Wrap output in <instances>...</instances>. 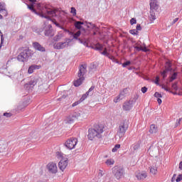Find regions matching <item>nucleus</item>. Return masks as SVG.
<instances>
[{
  "mask_svg": "<svg viewBox=\"0 0 182 182\" xmlns=\"http://www.w3.org/2000/svg\"><path fill=\"white\" fill-rule=\"evenodd\" d=\"M37 8L41 11V13L39 14L41 18H46V19H48V21H52L50 18L56 16V10L48 9L46 4L38 3Z\"/></svg>",
  "mask_w": 182,
  "mask_h": 182,
  "instance_id": "nucleus-1",
  "label": "nucleus"
},
{
  "mask_svg": "<svg viewBox=\"0 0 182 182\" xmlns=\"http://www.w3.org/2000/svg\"><path fill=\"white\" fill-rule=\"evenodd\" d=\"M103 126L97 125L94 129H89L88 139L89 140H93L95 137L100 139L102 137V133H103Z\"/></svg>",
  "mask_w": 182,
  "mask_h": 182,
  "instance_id": "nucleus-2",
  "label": "nucleus"
},
{
  "mask_svg": "<svg viewBox=\"0 0 182 182\" xmlns=\"http://www.w3.org/2000/svg\"><path fill=\"white\" fill-rule=\"evenodd\" d=\"M57 156L61 159L58 163V167L61 171H65L68 167V165L69 164V159L65 157V154H63L62 152H57Z\"/></svg>",
  "mask_w": 182,
  "mask_h": 182,
  "instance_id": "nucleus-3",
  "label": "nucleus"
},
{
  "mask_svg": "<svg viewBox=\"0 0 182 182\" xmlns=\"http://www.w3.org/2000/svg\"><path fill=\"white\" fill-rule=\"evenodd\" d=\"M127 129H129V124H127V122H126L125 121L120 122L117 132V134L118 137H119V139H122V137H124V135L127 132Z\"/></svg>",
  "mask_w": 182,
  "mask_h": 182,
  "instance_id": "nucleus-4",
  "label": "nucleus"
},
{
  "mask_svg": "<svg viewBox=\"0 0 182 182\" xmlns=\"http://www.w3.org/2000/svg\"><path fill=\"white\" fill-rule=\"evenodd\" d=\"M112 174L117 180H120L124 174V168L122 166H115L112 168Z\"/></svg>",
  "mask_w": 182,
  "mask_h": 182,
  "instance_id": "nucleus-5",
  "label": "nucleus"
},
{
  "mask_svg": "<svg viewBox=\"0 0 182 182\" xmlns=\"http://www.w3.org/2000/svg\"><path fill=\"white\" fill-rule=\"evenodd\" d=\"M79 117H80V114L75 112L65 117L64 122L65 124H72V123H74L76 119H79Z\"/></svg>",
  "mask_w": 182,
  "mask_h": 182,
  "instance_id": "nucleus-6",
  "label": "nucleus"
},
{
  "mask_svg": "<svg viewBox=\"0 0 182 182\" xmlns=\"http://www.w3.org/2000/svg\"><path fill=\"white\" fill-rule=\"evenodd\" d=\"M77 144V139L76 138H70L67 139V141L65 142L64 146L68 150H73L76 147V145Z\"/></svg>",
  "mask_w": 182,
  "mask_h": 182,
  "instance_id": "nucleus-7",
  "label": "nucleus"
},
{
  "mask_svg": "<svg viewBox=\"0 0 182 182\" xmlns=\"http://www.w3.org/2000/svg\"><path fill=\"white\" fill-rule=\"evenodd\" d=\"M47 170L50 174H56L58 173V165L55 162H49L47 164Z\"/></svg>",
  "mask_w": 182,
  "mask_h": 182,
  "instance_id": "nucleus-8",
  "label": "nucleus"
},
{
  "mask_svg": "<svg viewBox=\"0 0 182 182\" xmlns=\"http://www.w3.org/2000/svg\"><path fill=\"white\" fill-rule=\"evenodd\" d=\"M87 73V66L86 65H81L79 67L77 77H85V75Z\"/></svg>",
  "mask_w": 182,
  "mask_h": 182,
  "instance_id": "nucleus-9",
  "label": "nucleus"
},
{
  "mask_svg": "<svg viewBox=\"0 0 182 182\" xmlns=\"http://www.w3.org/2000/svg\"><path fill=\"white\" fill-rule=\"evenodd\" d=\"M171 70V63L166 62L165 65V70L163 72H161V76L163 79H166L167 77V73Z\"/></svg>",
  "mask_w": 182,
  "mask_h": 182,
  "instance_id": "nucleus-10",
  "label": "nucleus"
},
{
  "mask_svg": "<svg viewBox=\"0 0 182 182\" xmlns=\"http://www.w3.org/2000/svg\"><path fill=\"white\" fill-rule=\"evenodd\" d=\"M148 176L147 172L144 171H138L136 173V177L139 181H143L146 180V177Z\"/></svg>",
  "mask_w": 182,
  "mask_h": 182,
  "instance_id": "nucleus-11",
  "label": "nucleus"
},
{
  "mask_svg": "<svg viewBox=\"0 0 182 182\" xmlns=\"http://www.w3.org/2000/svg\"><path fill=\"white\" fill-rule=\"evenodd\" d=\"M28 58H29V55H28L26 50H24L17 56V60L18 62H26Z\"/></svg>",
  "mask_w": 182,
  "mask_h": 182,
  "instance_id": "nucleus-12",
  "label": "nucleus"
},
{
  "mask_svg": "<svg viewBox=\"0 0 182 182\" xmlns=\"http://www.w3.org/2000/svg\"><path fill=\"white\" fill-rule=\"evenodd\" d=\"M44 33L46 36H50V37L54 36L55 33H53V30H52L51 25H48L46 27Z\"/></svg>",
  "mask_w": 182,
  "mask_h": 182,
  "instance_id": "nucleus-13",
  "label": "nucleus"
},
{
  "mask_svg": "<svg viewBox=\"0 0 182 182\" xmlns=\"http://www.w3.org/2000/svg\"><path fill=\"white\" fill-rule=\"evenodd\" d=\"M123 110L126 112H129V110H132L133 108V101L126 102L124 103L122 106Z\"/></svg>",
  "mask_w": 182,
  "mask_h": 182,
  "instance_id": "nucleus-14",
  "label": "nucleus"
},
{
  "mask_svg": "<svg viewBox=\"0 0 182 182\" xmlns=\"http://www.w3.org/2000/svg\"><path fill=\"white\" fill-rule=\"evenodd\" d=\"M33 48H34L36 50H38L39 52H45L46 50L45 49V47L42 46L38 42L33 43Z\"/></svg>",
  "mask_w": 182,
  "mask_h": 182,
  "instance_id": "nucleus-15",
  "label": "nucleus"
},
{
  "mask_svg": "<svg viewBox=\"0 0 182 182\" xmlns=\"http://www.w3.org/2000/svg\"><path fill=\"white\" fill-rule=\"evenodd\" d=\"M149 5L151 11H153V9L154 11H157V9H159V4H157V0H151Z\"/></svg>",
  "mask_w": 182,
  "mask_h": 182,
  "instance_id": "nucleus-16",
  "label": "nucleus"
},
{
  "mask_svg": "<svg viewBox=\"0 0 182 182\" xmlns=\"http://www.w3.org/2000/svg\"><path fill=\"white\" fill-rule=\"evenodd\" d=\"M66 45H68V43L66 42L64 43H55L54 44V49H65V48H66Z\"/></svg>",
  "mask_w": 182,
  "mask_h": 182,
  "instance_id": "nucleus-17",
  "label": "nucleus"
},
{
  "mask_svg": "<svg viewBox=\"0 0 182 182\" xmlns=\"http://www.w3.org/2000/svg\"><path fill=\"white\" fill-rule=\"evenodd\" d=\"M78 78L74 81V86L75 87H79L82 83H83V81L85 80V77H77Z\"/></svg>",
  "mask_w": 182,
  "mask_h": 182,
  "instance_id": "nucleus-18",
  "label": "nucleus"
},
{
  "mask_svg": "<svg viewBox=\"0 0 182 182\" xmlns=\"http://www.w3.org/2000/svg\"><path fill=\"white\" fill-rule=\"evenodd\" d=\"M157 132H159V127H157L156 124H151L149 128V133H151V134H156Z\"/></svg>",
  "mask_w": 182,
  "mask_h": 182,
  "instance_id": "nucleus-19",
  "label": "nucleus"
},
{
  "mask_svg": "<svg viewBox=\"0 0 182 182\" xmlns=\"http://www.w3.org/2000/svg\"><path fill=\"white\" fill-rule=\"evenodd\" d=\"M41 82H42L41 78H33L29 82V85L35 86V85H41Z\"/></svg>",
  "mask_w": 182,
  "mask_h": 182,
  "instance_id": "nucleus-20",
  "label": "nucleus"
},
{
  "mask_svg": "<svg viewBox=\"0 0 182 182\" xmlns=\"http://www.w3.org/2000/svg\"><path fill=\"white\" fill-rule=\"evenodd\" d=\"M41 69V65H33L29 67L28 73L31 75L33 73L34 70Z\"/></svg>",
  "mask_w": 182,
  "mask_h": 182,
  "instance_id": "nucleus-21",
  "label": "nucleus"
},
{
  "mask_svg": "<svg viewBox=\"0 0 182 182\" xmlns=\"http://www.w3.org/2000/svg\"><path fill=\"white\" fill-rule=\"evenodd\" d=\"M134 49H136L137 52H140V50H142V52H147L149 51V49L146 47H143L141 46H139V43H136V46H134Z\"/></svg>",
  "mask_w": 182,
  "mask_h": 182,
  "instance_id": "nucleus-22",
  "label": "nucleus"
},
{
  "mask_svg": "<svg viewBox=\"0 0 182 182\" xmlns=\"http://www.w3.org/2000/svg\"><path fill=\"white\" fill-rule=\"evenodd\" d=\"M105 164L107 167H112V166H114V159H108L105 161Z\"/></svg>",
  "mask_w": 182,
  "mask_h": 182,
  "instance_id": "nucleus-23",
  "label": "nucleus"
},
{
  "mask_svg": "<svg viewBox=\"0 0 182 182\" xmlns=\"http://www.w3.org/2000/svg\"><path fill=\"white\" fill-rule=\"evenodd\" d=\"M149 173L151 174H153V176H156V174H157V166H150L149 167Z\"/></svg>",
  "mask_w": 182,
  "mask_h": 182,
  "instance_id": "nucleus-24",
  "label": "nucleus"
},
{
  "mask_svg": "<svg viewBox=\"0 0 182 182\" xmlns=\"http://www.w3.org/2000/svg\"><path fill=\"white\" fill-rule=\"evenodd\" d=\"M149 18H150V21L151 22L156 21V13L153 10L150 11V16H149Z\"/></svg>",
  "mask_w": 182,
  "mask_h": 182,
  "instance_id": "nucleus-25",
  "label": "nucleus"
},
{
  "mask_svg": "<svg viewBox=\"0 0 182 182\" xmlns=\"http://www.w3.org/2000/svg\"><path fill=\"white\" fill-rule=\"evenodd\" d=\"M132 150H134V151H137V150L140 149V144L139 143L134 144H132Z\"/></svg>",
  "mask_w": 182,
  "mask_h": 182,
  "instance_id": "nucleus-26",
  "label": "nucleus"
},
{
  "mask_svg": "<svg viewBox=\"0 0 182 182\" xmlns=\"http://www.w3.org/2000/svg\"><path fill=\"white\" fill-rule=\"evenodd\" d=\"M94 49L95 50H102V49H103V46L98 43L95 45Z\"/></svg>",
  "mask_w": 182,
  "mask_h": 182,
  "instance_id": "nucleus-27",
  "label": "nucleus"
},
{
  "mask_svg": "<svg viewBox=\"0 0 182 182\" xmlns=\"http://www.w3.org/2000/svg\"><path fill=\"white\" fill-rule=\"evenodd\" d=\"M82 25H83V22L82 21H77L75 23V26L77 29H80V28H82Z\"/></svg>",
  "mask_w": 182,
  "mask_h": 182,
  "instance_id": "nucleus-28",
  "label": "nucleus"
},
{
  "mask_svg": "<svg viewBox=\"0 0 182 182\" xmlns=\"http://www.w3.org/2000/svg\"><path fill=\"white\" fill-rule=\"evenodd\" d=\"M31 136L32 139H38L39 134L36 132H34L31 134Z\"/></svg>",
  "mask_w": 182,
  "mask_h": 182,
  "instance_id": "nucleus-29",
  "label": "nucleus"
},
{
  "mask_svg": "<svg viewBox=\"0 0 182 182\" xmlns=\"http://www.w3.org/2000/svg\"><path fill=\"white\" fill-rule=\"evenodd\" d=\"M0 14H1L3 16H8V10H6V9H4V10H1Z\"/></svg>",
  "mask_w": 182,
  "mask_h": 182,
  "instance_id": "nucleus-30",
  "label": "nucleus"
},
{
  "mask_svg": "<svg viewBox=\"0 0 182 182\" xmlns=\"http://www.w3.org/2000/svg\"><path fill=\"white\" fill-rule=\"evenodd\" d=\"M176 79H177V73H174L171 75V78H170V80H169V82H173V80H176Z\"/></svg>",
  "mask_w": 182,
  "mask_h": 182,
  "instance_id": "nucleus-31",
  "label": "nucleus"
},
{
  "mask_svg": "<svg viewBox=\"0 0 182 182\" xmlns=\"http://www.w3.org/2000/svg\"><path fill=\"white\" fill-rule=\"evenodd\" d=\"M28 9H30L31 11L33 12L34 14H38L36 12V10H35V9L33 8V4L28 5Z\"/></svg>",
  "mask_w": 182,
  "mask_h": 182,
  "instance_id": "nucleus-32",
  "label": "nucleus"
},
{
  "mask_svg": "<svg viewBox=\"0 0 182 182\" xmlns=\"http://www.w3.org/2000/svg\"><path fill=\"white\" fill-rule=\"evenodd\" d=\"M4 9H6V4L4 2H0V11H3Z\"/></svg>",
  "mask_w": 182,
  "mask_h": 182,
  "instance_id": "nucleus-33",
  "label": "nucleus"
},
{
  "mask_svg": "<svg viewBox=\"0 0 182 182\" xmlns=\"http://www.w3.org/2000/svg\"><path fill=\"white\" fill-rule=\"evenodd\" d=\"M118 96H119L120 100H123V99H124V97H126V93H124V91H123Z\"/></svg>",
  "mask_w": 182,
  "mask_h": 182,
  "instance_id": "nucleus-34",
  "label": "nucleus"
},
{
  "mask_svg": "<svg viewBox=\"0 0 182 182\" xmlns=\"http://www.w3.org/2000/svg\"><path fill=\"white\" fill-rule=\"evenodd\" d=\"M120 149V144H116L114 148L112 149V153H116L117 151V149Z\"/></svg>",
  "mask_w": 182,
  "mask_h": 182,
  "instance_id": "nucleus-35",
  "label": "nucleus"
},
{
  "mask_svg": "<svg viewBox=\"0 0 182 182\" xmlns=\"http://www.w3.org/2000/svg\"><path fill=\"white\" fill-rule=\"evenodd\" d=\"M87 96H89V92H87L85 94H84L82 97L80 98L81 102H83L85 99L87 98Z\"/></svg>",
  "mask_w": 182,
  "mask_h": 182,
  "instance_id": "nucleus-36",
  "label": "nucleus"
},
{
  "mask_svg": "<svg viewBox=\"0 0 182 182\" xmlns=\"http://www.w3.org/2000/svg\"><path fill=\"white\" fill-rule=\"evenodd\" d=\"M129 33H131V35H139V31H137L136 29H133L129 31Z\"/></svg>",
  "mask_w": 182,
  "mask_h": 182,
  "instance_id": "nucleus-37",
  "label": "nucleus"
},
{
  "mask_svg": "<svg viewBox=\"0 0 182 182\" xmlns=\"http://www.w3.org/2000/svg\"><path fill=\"white\" fill-rule=\"evenodd\" d=\"M73 36L75 39H77L80 36V31H77Z\"/></svg>",
  "mask_w": 182,
  "mask_h": 182,
  "instance_id": "nucleus-38",
  "label": "nucleus"
},
{
  "mask_svg": "<svg viewBox=\"0 0 182 182\" xmlns=\"http://www.w3.org/2000/svg\"><path fill=\"white\" fill-rule=\"evenodd\" d=\"M70 14H73V16H76V9L75 7L71 8Z\"/></svg>",
  "mask_w": 182,
  "mask_h": 182,
  "instance_id": "nucleus-39",
  "label": "nucleus"
},
{
  "mask_svg": "<svg viewBox=\"0 0 182 182\" xmlns=\"http://www.w3.org/2000/svg\"><path fill=\"white\" fill-rule=\"evenodd\" d=\"M154 97H157L158 99H160L161 97H163V95H161V94H160L159 92H155Z\"/></svg>",
  "mask_w": 182,
  "mask_h": 182,
  "instance_id": "nucleus-40",
  "label": "nucleus"
},
{
  "mask_svg": "<svg viewBox=\"0 0 182 182\" xmlns=\"http://www.w3.org/2000/svg\"><path fill=\"white\" fill-rule=\"evenodd\" d=\"M182 181V174H179L177 177V178L176 179V182H180Z\"/></svg>",
  "mask_w": 182,
  "mask_h": 182,
  "instance_id": "nucleus-41",
  "label": "nucleus"
},
{
  "mask_svg": "<svg viewBox=\"0 0 182 182\" xmlns=\"http://www.w3.org/2000/svg\"><path fill=\"white\" fill-rule=\"evenodd\" d=\"M120 100H120V97L119 96H117V97H115L114 99V103H119V102H120Z\"/></svg>",
  "mask_w": 182,
  "mask_h": 182,
  "instance_id": "nucleus-42",
  "label": "nucleus"
},
{
  "mask_svg": "<svg viewBox=\"0 0 182 182\" xmlns=\"http://www.w3.org/2000/svg\"><path fill=\"white\" fill-rule=\"evenodd\" d=\"M172 87L174 90H177L178 87H177V82H175L172 85Z\"/></svg>",
  "mask_w": 182,
  "mask_h": 182,
  "instance_id": "nucleus-43",
  "label": "nucleus"
},
{
  "mask_svg": "<svg viewBox=\"0 0 182 182\" xmlns=\"http://www.w3.org/2000/svg\"><path fill=\"white\" fill-rule=\"evenodd\" d=\"M130 65V61H127L122 64L123 68H126V66H129Z\"/></svg>",
  "mask_w": 182,
  "mask_h": 182,
  "instance_id": "nucleus-44",
  "label": "nucleus"
},
{
  "mask_svg": "<svg viewBox=\"0 0 182 182\" xmlns=\"http://www.w3.org/2000/svg\"><path fill=\"white\" fill-rule=\"evenodd\" d=\"M4 116H5V117H11L12 116V114L9 112H6V113H4Z\"/></svg>",
  "mask_w": 182,
  "mask_h": 182,
  "instance_id": "nucleus-45",
  "label": "nucleus"
},
{
  "mask_svg": "<svg viewBox=\"0 0 182 182\" xmlns=\"http://www.w3.org/2000/svg\"><path fill=\"white\" fill-rule=\"evenodd\" d=\"M161 87L162 89H164V90H166V92H168V88L167 87V86L162 85H161Z\"/></svg>",
  "mask_w": 182,
  "mask_h": 182,
  "instance_id": "nucleus-46",
  "label": "nucleus"
},
{
  "mask_svg": "<svg viewBox=\"0 0 182 182\" xmlns=\"http://www.w3.org/2000/svg\"><path fill=\"white\" fill-rule=\"evenodd\" d=\"M130 23L131 25H134V23H136V21L135 20V18H132L130 20Z\"/></svg>",
  "mask_w": 182,
  "mask_h": 182,
  "instance_id": "nucleus-47",
  "label": "nucleus"
},
{
  "mask_svg": "<svg viewBox=\"0 0 182 182\" xmlns=\"http://www.w3.org/2000/svg\"><path fill=\"white\" fill-rule=\"evenodd\" d=\"M141 90L142 93H146V92H147V87H144L141 88Z\"/></svg>",
  "mask_w": 182,
  "mask_h": 182,
  "instance_id": "nucleus-48",
  "label": "nucleus"
},
{
  "mask_svg": "<svg viewBox=\"0 0 182 182\" xmlns=\"http://www.w3.org/2000/svg\"><path fill=\"white\" fill-rule=\"evenodd\" d=\"M136 30L137 31H141V26H140V24L136 25Z\"/></svg>",
  "mask_w": 182,
  "mask_h": 182,
  "instance_id": "nucleus-49",
  "label": "nucleus"
},
{
  "mask_svg": "<svg viewBox=\"0 0 182 182\" xmlns=\"http://www.w3.org/2000/svg\"><path fill=\"white\" fill-rule=\"evenodd\" d=\"M159 76H156V79H155V83H156V85H159Z\"/></svg>",
  "mask_w": 182,
  "mask_h": 182,
  "instance_id": "nucleus-50",
  "label": "nucleus"
},
{
  "mask_svg": "<svg viewBox=\"0 0 182 182\" xmlns=\"http://www.w3.org/2000/svg\"><path fill=\"white\" fill-rule=\"evenodd\" d=\"M99 177H103V171L100 170V172L98 173Z\"/></svg>",
  "mask_w": 182,
  "mask_h": 182,
  "instance_id": "nucleus-51",
  "label": "nucleus"
},
{
  "mask_svg": "<svg viewBox=\"0 0 182 182\" xmlns=\"http://www.w3.org/2000/svg\"><path fill=\"white\" fill-rule=\"evenodd\" d=\"M92 90H95V86H92L87 92L90 93V92H92Z\"/></svg>",
  "mask_w": 182,
  "mask_h": 182,
  "instance_id": "nucleus-52",
  "label": "nucleus"
},
{
  "mask_svg": "<svg viewBox=\"0 0 182 182\" xmlns=\"http://www.w3.org/2000/svg\"><path fill=\"white\" fill-rule=\"evenodd\" d=\"M178 21V18H176L175 19H173L172 21V25H174V23H176Z\"/></svg>",
  "mask_w": 182,
  "mask_h": 182,
  "instance_id": "nucleus-53",
  "label": "nucleus"
},
{
  "mask_svg": "<svg viewBox=\"0 0 182 182\" xmlns=\"http://www.w3.org/2000/svg\"><path fill=\"white\" fill-rule=\"evenodd\" d=\"M109 58H110L111 60H112L113 62H117V60L116 58H114V57H113V56H111Z\"/></svg>",
  "mask_w": 182,
  "mask_h": 182,
  "instance_id": "nucleus-54",
  "label": "nucleus"
},
{
  "mask_svg": "<svg viewBox=\"0 0 182 182\" xmlns=\"http://www.w3.org/2000/svg\"><path fill=\"white\" fill-rule=\"evenodd\" d=\"M176 177H177L176 174H173L172 178H171V181H174V180H176Z\"/></svg>",
  "mask_w": 182,
  "mask_h": 182,
  "instance_id": "nucleus-55",
  "label": "nucleus"
},
{
  "mask_svg": "<svg viewBox=\"0 0 182 182\" xmlns=\"http://www.w3.org/2000/svg\"><path fill=\"white\" fill-rule=\"evenodd\" d=\"M178 168L179 170H182V161L179 163Z\"/></svg>",
  "mask_w": 182,
  "mask_h": 182,
  "instance_id": "nucleus-56",
  "label": "nucleus"
},
{
  "mask_svg": "<svg viewBox=\"0 0 182 182\" xmlns=\"http://www.w3.org/2000/svg\"><path fill=\"white\" fill-rule=\"evenodd\" d=\"M102 55H107V50L105 48L104 51L102 52Z\"/></svg>",
  "mask_w": 182,
  "mask_h": 182,
  "instance_id": "nucleus-57",
  "label": "nucleus"
},
{
  "mask_svg": "<svg viewBox=\"0 0 182 182\" xmlns=\"http://www.w3.org/2000/svg\"><path fill=\"white\" fill-rule=\"evenodd\" d=\"M157 102H158L159 105H161V103H162L161 99H160V98H158Z\"/></svg>",
  "mask_w": 182,
  "mask_h": 182,
  "instance_id": "nucleus-58",
  "label": "nucleus"
},
{
  "mask_svg": "<svg viewBox=\"0 0 182 182\" xmlns=\"http://www.w3.org/2000/svg\"><path fill=\"white\" fill-rule=\"evenodd\" d=\"M0 35L1 36V41H2V38H4V34H2V32L1 31V30H0Z\"/></svg>",
  "mask_w": 182,
  "mask_h": 182,
  "instance_id": "nucleus-59",
  "label": "nucleus"
},
{
  "mask_svg": "<svg viewBox=\"0 0 182 182\" xmlns=\"http://www.w3.org/2000/svg\"><path fill=\"white\" fill-rule=\"evenodd\" d=\"M53 23H55V25H56L57 26L59 25L58 23H56V21H53Z\"/></svg>",
  "mask_w": 182,
  "mask_h": 182,
  "instance_id": "nucleus-60",
  "label": "nucleus"
},
{
  "mask_svg": "<svg viewBox=\"0 0 182 182\" xmlns=\"http://www.w3.org/2000/svg\"><path fill=\"white\" fill-rule=\"evenodd\" d=\"M0 19H4V16H2V14H0Z\"/></svg>",
  "mask_w": 182,
  "mask_h": 182,
  "instance_id": "nucleus-61",
  "label": "nucleus"
},
{
  "mask_svg": "<svg viewBox=\"0 0 182 182\" xmlns=\"http://www.w3.org/2000/svg\"><path fill=\"white\" fill-rule=\"evenodd\" d=\"M29 2H36V0H28Z\"/></svg>",
  "mask_w": 182,
  "mask_h": 182,
  "instance_id": "nucleus-62",
  "label": "nucleus"
},
{
  "mask_svg": "<svg viewBox=\"0 0 182 182\" xmlns=\"http://www.w3.org/2000/svg\"><path fill=\"white\" fill-rule=\"evenodd\" d=\"M29 2H36V0H28Z\"/></svg>",
  "mask_w": 182,
  "mask_h": 182,
  "instance_id": "nucleus-63",
  "label": "nucleus"
},
{
  "mask_svg": "<svg viewBox=\"0 0 182 182\" xmlns=\"http://www.w3.org/2000/svg\"><path fill=\"white\" fill-rule=\"evenodd\" d=\"M77 105V104H76V102H75V103L73 104V106L75 107V106H76Z\"/></svg>",
  "mask_w": 182,
  "mask_h": 182,
  "instance_id": "nucleus-64",
  "label": "nucleus"
}]
</instances>
